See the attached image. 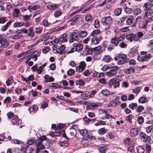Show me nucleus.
<instances>
[{"label":"nucleus","mask_w":153,"mask_h":153,"mask_svg":"<svg viewBox=\"0 0 153 153\" xmlns=\"http://www.w3.org/2000/svg\"><path fill=\"white\" fill-rule=\"evenodd\" d=\"M46 139V137L45 136H42L38 140H35L34 138H32L28 140L27 143L28 146H26V147H28L29 145H31L34 143L36 146L35 152L36 153H39L40 150L45 148V146L43 144V141L45 140Z\"/></svg>","instance_id":"obj_1"},{"label":"nucleus","mask_w":153,"mask_h":153,"mask_svg":"<svg viewBox=\"0 0 153 153\" xmlns=\"http://www.w3.org/2000/svg\"><path fill=\"white\" fill-rule=\"evenodd\" d=\"M101 22L105 26V29L108 30L111 27L112 23V18L109 16L104 17L101 19Z\"/></svg>","instance_id":"obj_2"},{"label":"nucleus","mask_w":153,"mask_h":153,"mask_svg":"<svg viewBox=\"0 0 153 153\" xmlns=\"http://www.w3.org/2000/svg\"><path fill=\"white\" fill-rule=\"evenodd\" d=\"M140 53L142 55H145L142 57L140 56H138L137 59L139 62H144L147 61L149 60L151 57V54H147V52L142 51Z\"/></svg>","instance_id":"obj_3"},{"label":"nucleus","mask_w":153,"mask_h":153,"mask_svg":"<svg viewBox=\"0 0 153 153\" xmlns=\"http://www.w3.org/2000/svg\"><path fill=\"white\" fill-rule=\"evenodd\" d=\"M49 134L52 137L62 136L65 139H66V141L69 140L68 138L66 136L64 131H54L50 132Z\"/></svg>","instance_id":"obj_4"},{"label":"nucleus","mask_w":153,"mask_h":153,"mask_svg":"<svg viewBox=\"0 0 153 153\" xmlns=\"http://www.w3.org/2000/svg\"><path fill=\"white\" fill-rule=\"evenodd\" d=\"M100 119L104 120L105 119H108L110 118H111L114 119L115 118L112 115L108 114V111L103 109H101L100 111Z\"/></svg>","instance_id":"obj_5"},{"label":"nucleus","mask_w":153,"mask_h":153,"mask_svg":"<svg viewBox=\"0 0 153 153\" xmlns=\"http://www.w3.org/2000/svg\"><path fill=\"white\" fill-rule=\"evenodd\" d=\"M119 68L117 66L111 67L109 71L105 73V74L109 77L115 75L117 74Z\"/></svg>","instance_id":"obj_6"},{"label":"nucleus","mask_w":153,"mask_h":153,"mask_svg":"<svg viewBox=\"0 0 153 153\" xmlns=\"http://www.w3.org/2000/svg\"><path fill=\"white\" fill-rule=\"evenodd\" d=\"M119 58L122 59L118 60L117 62V64L119 65H123L124 64L128 62L129 59L127 58V55L119 53L118 54Z\"/></svg>","instance_id":"obj_7"},{"label":"nucleus","mask_w":153,"mask_h":153,"mask_svg":"<svg viewBox=\"0 0 153 153\" xmlns=\"http://www.w3.org/2000/svg\"><path fill=\"white\" fill-rule=\"evenodd\" d=\"M82 48V45L81 44L74 43L73 45V48L70 51L67 52V53H72L75 51H81Z\"/></svg>","instance_id":"obj_8"},{"label":"nucleus","mask_w":153,"mask_h":153,"mask_svg":"<svg viewBox=\"0 0 153 153\" xmlns=\"http://www.w3.org/2000/svg\"><path fill=\"white\" fill-rule=\"evenodd\" d=\"M121 80L120 79L117 78H112L109 81V85L111 86H113L114 88H116L120 85V82Z\"/></svg>","instance_id":"obj_9"},{"label":"nucleus","mask_w":153,"mask_h":153,"mask_svg":"<svg viewBox=\"0 0 153 153\" xmlns=\"http://www.w3.org/2000/svg\"><path fill=\"white\" fill-rule=\"evenodd\" d=\"M145 14L144 16V18L146 20L147 22H149V21L153 20V12L151 10L145 11Z\"/></svg>","instance_id":"obj_10"},{"label":"nucleus","mask_w":153,"mask_h":153,"mask_svg":"<svg viewBox=\"0 0 153 153\" xmlns=\"http://www.w3.org/2000/svg\"><path fill=\"white\" fill-rule=\"evenodd\" d=\"M153 6V0H148V1L144 3L143 5L144 10L147 11L151 10V8Z\"/></svg>","instance_id":"obj_11"},{"label":"nucleus","mask_w":153,"mask_h":153,"mask_svg":"<svg viewBox=\"0 0 153 153\" xmlns=\"http://www.w3.org/2000/svg\"><path fill=\"white\" fill-rule=\"evenodd\" d=\"M80 39L79 33L76 32H73L70 36L69 42L70 43L73 42L74 40L77 41Z\"/></svg>","instance_id":"obj_12"},{"label":"nucleus","mask_w":153,"mask_h":153,"mask_svg":"<svg viewBox=\"0 0 153 153\" xmlns=\"http://www.w3.org/2000/svg\"><path fill=\"white\" fill-rule=\"evenodd\" d=\"M102 105V104L101 103L91 102L89 104V105L87 106V108L90 109L91 110H94L96 108L101 106Z\"/></svg>","instance_id":"obj_13"},{"label":"nucleus","mask_w":153,"mask_h":153,"mask_svg":"<svg viewBox=\"0 0 153 153\" xmlns=\"http://www.w3.org/2000/svg\"><path fill=\"white\" fill-rule=\"evenodd\" d=\"M120 97L117 96L114 99L112 100L110 102V105L111 107H115L120 103L119 101Z\"/></svg>","instance_id":"obj_14"},{"label":"nucleus","mask_w":153,"mask_h":153,"mask_svg":"<svg viewBox=\"0 0 153 153\" xmlns=\"http://www.w3.org/2000/svg\"><path fill=\"white\" fill-rule=\"evenodd\" d=\"M81 16V15H76L74 16L72 19L68 22L70 23V25H74L76 23Z\"/></svg>","instance_id":"obj_15"},{"label":"nucleus","mask_w":153,"mask_h":153,"mask_svg":"<svg viewBox=\"0 0 153 153\" xmlns=\"http://www.w3.org/2000/svg\"><path fill=\"white\" fill-rule=\"evenodd\" d=\"M140 138L141 139L143 140L144 142L147 141L149 142L151 140L150 137L146 135V134L144 133H142L140 134Z\"/></svg>","instance_id":"obj_16"},{"label":"nucleus","mask_w":153,"mask_h":153,"mask_svg":"<svg viewBox=\"0 0 153 153\" xmlns=\"http://www.w3.org/2000/svg\"><path fill=\"white\" fill-rule=\"evenodd\" d=\"M138 133V130L137 128H134L130 129L129 134L131 137L137 136Z\"/></svg>","instance_id":"obj_17"},{"label":"nucleus","mask_w":153,"mask_h":153,"mask_svg":"<svg viewBox=\"0 0 153 153\" xmlns=\"http://www.w3.org/2000/svg\"><path fill=\"white\" fill-rule=\"evenodd\" d=\"M102 39V37H99L98 38L96 36H93L91 39V44L92 45L97 44Z\"/></svg>","instance_id":"obj_18"},{"label":"nucleus","mask_w":153,"mask_h":153,"mask_svg":"<svg viewBox=\"0 0 153 153\" xmlns=\"http://www.w3.org/2000/svg\"><path fill=\"white\" fill-rule=\"evenodd\" d=\"M32 27H30L28 29L27 36L30 38H32L34 36L35 33Z\"/></svg>","instance_id":"obj_19"},{"label":"nucleus","mask_w":153,"mask_h":153,"mask_svg":"<svg viewBox=\"0 0 153 153\" xmlns=\"http://www.w3.org/2000/svg\"><path fill=\"white\" fill-rule=\"evenodd\" d=\"M18 116L17 115H15L13 117V118L11 121L13 125H18L19 124L20 121L18 119Z\"/></svg>","instance_id":"obj_20"},{"label":"nucleus","mask_w":153,"mask_h":153,"mask_svg":"<svg viewBox=\"0 0 153 153\" xmlns=\"http://www.w3.org/2000/svg\"><path fill=\"white\" fill-rule=\"evenodd\" d=\"M83 120L85 125H88L91 122H94L96 120V118L90 119L86 117H84Z\"/></svg>","instance_id":"obj_21"},{"label":"nucleus","mask_w":153,"mask_h":153,"mask_svg":"<svg viewBox=\"0 0 153 153\" xmlns=\"http://www.w3.org/2000/svg\"><path fill=\"white\" fill-rule=\"evenodd\" d=\"M111 42L115 46H117L119 43L118 37L117 36L114 37L111 39Z\"/></svg>","instance_id":"obj_22"},{"label":"nucleus","mask_w":153,"mask_h":153,"mask_svg":"<svg viewBox=\"0 0 153 153\" xmlns=\"http://www.w3.org/2000/svg\"><path fill=\"white\" fill-rule=\"evenodd\" d=\"M137 50L136 48H133L131 50L129 53V56L131 57H133L137 55Z\"/></svg>","instance_id":"obj_23"},{"label":"nucleus","mask_w":153,"mask_h":153,"mask_svg":"<svg viewBox=\"0 0 153 153\" xmlns=\"http://www.w3.org/2000/svg\"><path fill=\"white\" fill-rule=\"evenodd\" d=\"M22 36V33H18L11 36L10 38L13 39L17 40L21 37Z\"/></svg>","instance_id":"obj_24"},{"label":"nucleus","mask_w":153,"mask_h":153,"mask_svg":"<svg viewBox=\"0 0 153 153\" xmlns=\"http://www.w3.org/2000/svg\"><path fill=\"white\" fill-rule=\"evenodd\" d=\"M45 81L46 82H52L54 80V78L52 77H49V76L48 75H45Z\"/></svg>","instance_id":"obj_25"},{"label":"nucleus","mask_w":153,"mask_h":153,"mask_svg":"<svg viewBox=\"0 0 153 153\" xmlns=\"http://www.w3.org/2000/svg\"><path fill=\"white\" fill-rule=\"evenodd\" d=\"M0 45L2 48H6L8 45L9 43L7 40L4 39L1 42H0Z\"/></svg>","instance_id":"obj_26"},{"label":"nucleus","mask_w":153,"mask_h":153,"mask_svg":"<svg viewBox=\"0 0 153 153\" xmlns=\"http://www.w3.org/2000/svg\"><path fill=\"white\" fill-rule=\"evenodd\" d=\"M135 69L134 67H132L127 69L125 71V73L126 74H132L134 72Z\"/></svg>","instance_id":"obj_27"},{"label":"nucleus","mask_w":153,"mask_h":153,"mask_svg":"<svg viewBox=\"0 0 153 153\" xmlns=\"http://www.w3.org/2000/svg\"><path fill=\"white\" fill-rule=\"evenodd\" d=\"M81 94L82 98L84 100H86L90 97V92L86 91L85 93H82Z\"/></svg>","instance_id":"obj_28"},{"label":"nucleus","mask_w":153,"mask_h":153,"mask_svg":"<svg viewBox=\"0 0 153 153\" xmlns=\"http://www.w3.org/2000/svg\"><path fill=\"white\" fill-rule=\"evenodd\" d=\"M11 21L10 20L5 24V25L2 26L1 27V30L2 31H6L7 30L8 27H9V25L11 24Z\"/></svg>","instance_id":"obj_29"},{"label":"nucleus","mask_w":153,"mask_h":153,"mask_svg":"<svg viewBox=\"0 0 153 153\" xmlns=\"http://www.w3.org/2000/svg\"><path fill=\"white\" fill-rule=\"evenodd\" d=\"M134 34H131L126 36V38L130 42H132L133 40H134Z\"/></svg>","instance_id":"obj_30"},{"label":"nucleus","mask_w":153,"mask_h":153,"mask_svg":"<svg viewBox=\"0 0 153 153\" xmlns=\"http://www.w3.org/2000/svg\"><path fill=\"white\" fill-rule=\"evenodd\" d=\"M58 7V6H57V4H53L51 5H48L47 6V7L48 9L53 10L56 9Z\"/></svg>","instance_id":"obj_31"},{"label":"nucleus","mask_w":153,"mask_h":153,"mask_svg":"<svg viewBox=\"0 0 153 153\" xmlns=\"http://www.w3.org/2000/svg\"><path fill=\"white\" fill-rule=\"evenodd\" d=\"M137 106L136 103H131L129 105V108L133 110H135Z\"/></svg>","instance_id":"obj_32"},{"label":"nucleus","mask_w":153,"mask_h":153,"mask_svg":"<svg viewBox=\"0 0 153 153\" xmlns=\"http://www.w3.org/2000/svg\"><path fill=\"white\" fill-rule=\"evenodd\" d=\"M133 18V17L132 16H130L127 18V20H126V23L127 25H130L132 23V20Z\"/></svg>","instance_id":"obj_33"},{"label":"nucleus","mask_w":153,"mask_h":153,"mask_svg":"<svg viewBox=\"0 0 153 153\" xmlns=\"http://www.w3.org/2000/svg\"><path fill=\"white\" fill-rule=\"evenodd\" d=\"M102 52L101 51H99L95 53L92 57L93 60L94 61L97 60L98 59L99 56L102 53Z\"/></svg>","instance_id":"obj_34"},{"label":"nucleus","mask_w":153,"mask_h":153,"mask_svg":"<svg viewBox=\"0 0 153 153\" xmlns=\"http://www.w3.org/2000/svg\"><path fill=\"white\" fill-rule=\"evenodd\" d=\"M79 36L80 38H83L86 36L87 35V33L85 31H80L78 32Z\"/></svg>","instance_id":"obj_35"},{"label":"nucleus","mask_w":153,"mask_h":153,"mask_svg":"<svg viewBox=\"0 0 153 153\" xmlns=\"http://www.w3.org/2000/svg\"><path fill=\"white\" fill-rule=\"evenodd\" d=\"M98 150L99 153H105L107 150V148L105 146H103L99 148Z\"/></svg>","instance_id":"obj_36"},{"label":"nucleus","mask_w":153,"mask_h":153,"mask_svg":"<svg viewBox=\"0 0 153 153\" xmlns=\"http://www.w3.org/2000/svg\"><path fill=\"white\" fill-rule=\"evenodd\" d=\"M21 15L22 16V19L24 21L30 19L32 16L31 14L29 15Z\"/></svg>","instance_id":"obj_37"},{"label":"nucleus","mask_w":153,"mask_h":153,"mask_svg":"<svg viewBox=\"0 0 153 153\" xmlns=\"http://www.w3.org/2000/svg\"><path fill=\"white\" fill-rule=\"evenodd\" d=\"M40 6L38 5H36L33 6H29L27 8L29 10H36L38 9L39 8Z\"/></svg>","instance_id":"obj_38"},{"label":"nucleus","mask_w":153,"mask_h":153,"mask_svg":"<svg viewBox=\"0 0 153 153\" xmlns=\"http://www.w3.org/2000/svg\"><path fill=\"white\" fill-rule=\"evenodd\" d=\"M136 111L138 113H141L142 112L144 109V107L141 105H139L137 106L136 107Z\"/></svg>","instance_id":"obj_39"},{"label":"nucleus","mask_w":153,"mask_h":153,"mask_svg":"<svg viewBox=\"0 0 153 153\" xmlns=\"http://www.w3.org/2000/svg\"><path fill=\"white\" fill-rule=\"evenodd\" d=\"M107 131V130L105 128H103L99 129L98 130V133L101 135H102L105 133Z\"/></svg>","instance_id":"obj_40"},{"label":"nucleus","mask_w":153,"mask_h":153,"mask_svg":"<svg viewBox=\"0 0 153 153\" xmlns=\"http://www.w3.org/2000/svg\"><path fill=\"white\" fill-rule=\"evenodd\" d=\"M137 153H144L145 152L144 148L142 146H139L137 148Z\"/></svg>","instance_id":"obj_41"},{"label":"nucleus","mask_w":153,"mask_h":153,"mask_svg":"<svg viewBox=\"0 0 153 153\" xmlns=\"http://www.w3.org/2000/svg\"><path fill=\"white\" fill-rule=\"evenodd\" d=\"M25 23L22 22H17L14 23L13 26L14 27H19L24 25Z\"/></svg>","instance_id":"obj_42"},{"label":"nucleus","mask_w":153,"mask_h":153,"mask_svg":"<svg viewBox=\"0 0 153 153\" xmlns=\"http://www.w3.org/2000/svg\"><path fill=\"white\" fill-rule=\"evenodd\" d=\"M111 60V57L109 55H105L103 58V60L106 62H108Z\"/></svg>","instance_id":"obj_43"},{"label":"nucleus","mask_w":153,"mask_h":153,"mask_svg":"<svg viewBox=\"0 0 153 153\" xmlns=\"http://www.w3.org/2000/svg\"><path fill=\"white\" fill-rule=\"evenodd\" d=\"M100 31L99 29H97L96 30H93L91 34V36H96V35H98Z\"/></svg>","instance_id":"obj_44"},{"label":"nucleus","mask_w":153,"mask_h":153,"mask_svg":"<svg viewBox=\"0 0 153 153\" xmlns=\"http://www.w3.org/2000/svg\"><path fill=\"white\" fill-rule=\"evenodd\" d=\"M102 94L105 96L108 97L110 94L109 91L107 89H104L101 92Z\"/></svg>","instance_id":"obj_45"},{"label":"nucleus","mask_w":153,"mask_h":153,"mask_svg":"<svg viewBox=\"0 0 153 153\" xmlns=\"http://www.w3.org/2000/svg\"><path fill=\"white\" fill-rule=\"evenodd\" d=\"M62 13L60 10H57L55 12L54 15L55 17H58L60 16Z\"/></svg>","instance_id":"obj_46"},{"label":"nucleus","mask_w":153,"mask_h":153,"mask_svg":"<svg viewBox=\"0 0 153 153\" xmlns=\"http://www.w3.org/2000/svg\"><path fill=\"white\" fill-rule=\"evenodd\" d=\"M146 101V99L145 97H141L138 100V101L140 103H144Z\"/></svg>","instance_id":"obj_47"},{"label":"nucleus","mask_w":153,"mask_h":153,"mask_svg":"<svg viewBox=\"0 0 153 153\" xmlns=\"http://www.w3.org/2000/svg\"><path fill=\"white\" fill-rule=\"evenodd\" d=\"M122 12V9L120 8H118L116 9L114 11L115 15L118 16L120 15Z\"/></svg>","instance_id":"obj_48"},{"label":"nucleus","mask_w":153,"mask_h":153,"mask_svg":"<svg viewBox=\"0 0 153 153\" xmlns=\"http://www.w3.org/2000/svg\"><path fill=\"white\" fill-rule=\"evenodd\" d=\"M141 12L140 8H138L135 9L133 11V14L135 15H137L140 14Z\"/></svg>","instance_id":"obj_49"},{"label":"nucleus","mask_w":153,"mask_h":153,"mask_svg":"<svg viewBox=\"0 0 153 153\" xmlns=\"http://www.w3.org/2000/svg\"><path fill=\"white\" fill-rule=\"evenodd\" d=\"M131 139L129 137L126 138L123 141V143L125 145H128L130 143Z\"/></svg>","instance_id":"obj_50"},{"label":"nucleus","mask_w":153,"mask_h":153,"mask_svg":"<svg viewBox=\"0 0 153 153\" xmlns=\"http://www.w3.org/2000/svg\"><path fill=\"white\" fill-rule=\"evenodd\" d=\"M151 150L150 146L148 144H146V153H149Z\"/></svg>","instance_id":"obj_51"},{"label":"nucleus","mask_w":153,"mask_h":153,"mask_svg":"<svg viewBox=\"0 0 153 153\" xmlns=\"http://www.w3.org/2000/svg\"><path fill=\"white\" fill-rule=\"evenodd\" d=\"M92 19V17L91 15L88 14L86 15L85 17V20L87 22H90Z\"/></svg>","instance_id":"obj_52"},{"label":"nucleus","mask_w":153,"mask_h":153,"mask_svg":"<svg viewBox=\"0 0 153 153\" xmlns=\"http://www.w3.org/2000/svg\"><path fill=\"white\" fill-rule=\"evenodd\" d=\"M65 34H63L61 37L58 39V43L60 44H61L63 41L64 37H65Z\"/></svg>","instance_id":"obj_53"},{"label":"nucleus","mask_w":153,"mask_h":153,"mask_svg":"<svg viewBox=\"0 0 153 153\" xmlns=\"http://www.w3.org/2000/svg\"><path fill=\"white\" fill-rule=\"evenodd\" d=\"M124 5H125L126 7L125 9V12L128 14H130L132 13V10L131 9L127 7L126 6V4H124Z\"/></svg>","instance_id":"obj_54"},{"label":"nucleus","mask_w":153,"mask_h":153,"mask_svg":"<svg viewBox=\"0 0 153 153\" xmlns=\"http://www.w3.org/2000/svg\"><path fill=\"white\" fill-rule=\"evenodd\" d=\"M13 78L10 77L8 78L6 81V84L7 86L10 85L13 82Z\"/></svg>","instance_id":"obj_55"},{"label":"nucleus","mask_w":153,"mask_h":153,"mask_svg":"<svg viewBox=\"0 0 153 153\" xmlns=\"http://www.w3.org/2000/svg\"><path fill=\"white\" fill-rule=\"evenodd\" d=\"M144 120V118L142 116H140L138 117L137 121L139 124H141L143 122Z\"/></svg>","instance_id":"obj_56"},{"label":"nucleus","mask_w":153,"mask_h":153,"mask_svg":"<svg viewBox=\"0 0 153 153\" xmlns=\"http://www.w3.org/2000/svg\"><path fill=\"white\" fill-rule=\"evenodd\" d=\"M80 134L82 136H85L87 133V131L86 129H82L79 131Z\"/></svg>","instance_id":"obj_57"},{"label":"nucleus","mask_w":153,"mask_h":153,"mask_svg":"<svg viewBox=\"0 0 153 153\" xmlns=\"http://www.w3.org/2000/svg\"><path fill=\"white\" fill-rule=\"evenodd\" d=\"M50 50V47L48 46H45L42 49V52L44 53H46L48 52Z\"/></svg>","instance_id":"obj_58"},{"label":"nucleus","mask_w":153,"mask_h":153,"mask_svg":"<svg viewBox=\"0 0 153 153\" xmlns=\"http://www.w3.org/2000/svg\"><path fill=\"white\" fill-rule=\"evenodd\" d=\"M35 29L36 33L38 34H41L42 30V29L40 27H36Z\"/></svg>","instance_id":"obj_59"},{"label":"nucleus","mask_w":153,"mask_h":153,"mask_svg":"<svg viewBox=\"0 0 153 153\" xmlns=\"http://www.w3.org/2000/svg\"><path fill=\"white\" fill-rule=\"evenodd\" d=\"M50 87H53L55 88H61L60 86L58 85L56 83H52L51 85L49 86Z\"/></svg>","instance_id":"obj_60"},{"label":"nucleus","mask_w":153,"mask_h":153,"mask_svg":"<svg viewBox=\"0 0 153 153\" xmlns=\"http://www.w3.org/2000/svg\"><path fill=\"white\" fill-rule=\"evenodd\" d=\"M75 72V71L74 70L70 68L67 71V74L69 76H71Z\"/></svg>","instance_id":"obj_61"},{"label":"nucleus","mask_w":153,"mask_h":153,"mask_svg":"<svg viewBox=\"0 0 153 153\" xmlns=\"http://www.w3.org/2000/svg\"><path fill=\"white\" fill-rule=\"evenodd\" d=\"M75 83L77 85H83L84 84V82L80 79L77 80L76 81Z\"/></svg>","instance_id":"obj_62"},{"label":"nucleus","mask_w":153,"mask_h":153,"mask_svg":"<svg viewBox=\"0 0 153 153\" xmlns=\"http://www.w3.org/2000/svg\"><path fill=\"white\" fill-rule=\"evenodd\" d=\"M141 88L140 87H137L133 90V92L136 94H138L140 91Z\"/></svg>","instance_id":"obj_63"},{"label":"nucleus","mask_w":153,"mask_h":153,"mask_svg":"<svg viewBox=\"0 0 153 153\" xmlns=\"http://www.w3.org/2000/svg\"><path fill=\"white\" fill-rule=\"evenodd\" d=\"M132 118V116L131 114L128 115L126 117V120L130 123H131Z\"/></svg>","instance_id":"obj_64"}]
</instances>
